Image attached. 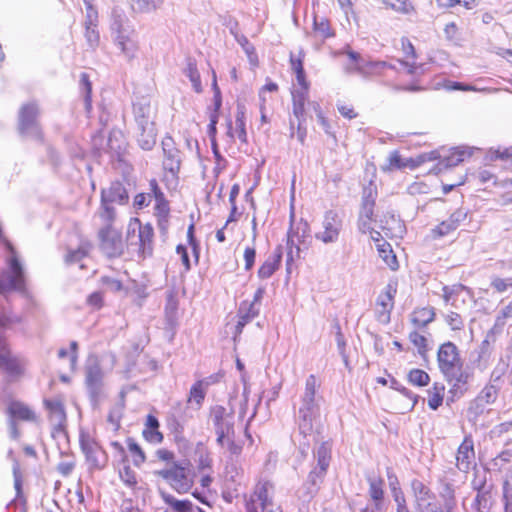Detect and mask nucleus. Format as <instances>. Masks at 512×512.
<instances>
[{"instance_id": "f257e3e1", "label": "nucleus", "mask_w": 512, "mask_h": 512, "mask_svg": "<svg viewBox=\"0 0 512 512\" xmlns=\"http://www.w3.org/2000/svg\"><path fill=\"white\" fill-rule=\"evenodd\" d=\"M437 362L445 379L452 384L451 392L462 395L471 373L464 369L458 347L451 341L441 344L437 352Z\"/></svg>"}, {"instance_id": "f03ea898", "label": "nucleus", "mask_w": 512, "mask_h": 512, "mask_svg": "<svg viewBox=\"0 0 512 512\" xmlns=\"http://www.w3.org/2000/svg\"><path fill=\"white\" fill-rule=\"evenodd\" d=\"M320 387L317 377L309 375L305 381L304 392L300 397L299 407L296 416V424L299 433L304 437L310 436L313 432L314 421L320 415V396L317 390Z\"/></svg>"}, {"instance_id": "7ed1b4c3", "label": "nucleus", "mask_w": 512, "mask_h": 512, "mask_svg": "<svg viewBox=\"0 0 512 512\" xmlns=\"http://www.w3.org/2000/svg\"><path fill=\"white\" fill-rule=\"evenodd\" d=\"M331 450V444L329 442H323L314 452L317 464L310 471L307 480L304 482L300 490L302 493L300 497L303 498L304 501H310L320 489L330 465Z\"/></svg>"}, {"instance_id": "20e7f679", "label": "nucleus", "mask_w": 512, "mask_h": 512, "mask_svg": "<svg viewBox=\"0 0 512 512\" xmlns=\"http://www.w3.org/2000/svg\"><path fill=\"white\" fill-rule=\"evenodd\" d=\"M128 18L123 10L114 8L111 13L110 29L114 36L116 45L121 49L122 53L129 59H133L138 50L137 42L132 38L134 30L130 29L126 24Z\"/></svg>"}, {"instance_id": "39448f33", "label": "nucleus", "mask_w": 512, "mask_h": 512, "mask_svg": "<svg viewBox=\"0 0 512 512\" xmlns=\"http://www.w3.org/2000/svg\"><path fill=\"white\" fill-rule=\"evenodd\" d=\"M339 54L346 55L348 58L347 63L344 65V70L347 74H359L367 78L370 76H380L384 70L395 68L388 62L373 61L352 50H343Z\"/></svg>"}, {"instance_id": "423d86ee", "label": "nucleus", "mask_w": 512, "mask_h": 512, "mask_svg": "<svg viewBox=\"0 0 512 512\" xmlns=\"http://www.w3.org/2000/svg\"><path fill=\"white\" fill-rule=\"evenodd\" d=\"M79 445L89 470L101 471L107 467L109 460L107 452L89 432L80 431Z\"/></svg>"}, {"instance_id": "0eeeda50", "label": "nucleus", "mask_w": 512, "mask_h": 512, "mask_svg": "<svg viewBox=\"0 0 512 512\" xmlns=\"http://www.w3.org/2000/svg\"><path fill=\"white\" fill-rule=\"evenodd\" d=\"M273 485L269 481H260L256 484L254 491L246 498V512H282L271 495Z\"/></svg>"}, {"instance_id": "6e6552de", "label": "nucleus", "mask_w": 512, "mask_h": 512, "mask_svg": "<svg viewBox=\"0 0 512 512\" xmlns=\"http://www.w3.org/2000/svg\"><path fill=\"white\" fill-rule=\"evenodd\" d=\"M12 291L26 293L24 270L15 255L10 257L7 270L0 275V294Z\"/></svg>"}, {"instance_id": "1a4fd4ad", "label": "nucleus", "mask_w": 512, "mask_h": 512, "mask_svg": "<svg viewBox=\"0 0 512 512\" xmlns=\"http://www.w3.org/2000/svg\"><path fill=\"white\" fill-rule=\"evenodd\" d=\"M40 110L36 102L23 104L18 113V130L22 135H31L40 139L41 127L38 122Z\"/></svg>"}, {"instance_id": "9d476101", "label": "nucleus", "mask_w": 512, "mask_h": 512, "mask_svg": "<svg viewBox=\"0 0 512 512\" xmlns=\"http://www.w3.org/2000/svg\"><path fill=\"white\" fill-rule=\"evenodd\" d=\"M323 230L315 234V238L324 244L336 243L343 228V219L341 215L334 211L325 212L322 221Z\"/></svg>"}, {"instance_id": "9b49d317", "label": "nucleus", "mask_w": 512, "mask_h": 512, "mask_svg": "<svg viewBox=\"0 0 512 512\" xmlns=\"http://www.w3.org/2000/svg\"><path fill=\"white\" fill-rule=\"evenodd\" d=\"M103 371L96 360H90L85 366V385L91 401L97 404L103 393Z\"/></svg>"}, {"instance_id": "f8f14e48", "label": "nucleus", "mask_w": 512, "mask_h": 512, "mask_svg": "<svg viewBox=\"0 0 512 512\" xmlns=\"http://www.w3.org/2000/svg\"><path fill=\"white\" fill-rule=\"evenodd\" d=\"M397 293V283L389 282L376 300L375 316L378 322L388 324L394 308V298Z\"/></svg>"}, {"instance_id": "ddd939ff", "label": "nucleus", "mask_w": 512, "mask_h": 512, "mask_svg": "<svg viewBox=\"0 0 512 512\" xmlns=\"http://www.w3.org/2000/svg\"><path fill=\"white\" fill-rule=\"evenodd\" d=\"M156 473L166 480L178 493H185L192 486L189 471L185 467L175 464L170 468L157 471Z\"/></svg>"}, {"instance_id": "4468645a", "label": "nucleus", "mask_w": 512, "mask_h": 512, "mask_svg": "<svg viewBox=\"0 0 512 512\" xmlns=\"http://www.w3.org/2000/svg\"><path fill=\"white\" fill-rule=\"evenodd\" d=\"M101 249L108 257H119L123 253V241L121 234L111 226L103 227L99 232Z\"/></svg>"}, {"instance_id": "2eb2a0df", "label": "nucleus", "mask_w": 512, "mask_h": 512, "mask_svg": "<svg viewBox=\"0 0 512 512\" xmlns=\"http://www.w3.org/2000/svg\"><path fill=\"white\" fill-rule=\"evenodd\" d=\"M163 151V167L173 176H176L181 167V152L176 147L175 141L171 136H165L161 142Z\"/></svg>"}, {"instance_id": "dca6fc26", "label": "nucleus", "mask_w": 512, "mask_h": 512, "mask_svg": "<svg viewBox=\"0 0 512 512\" xmlns=\"http://www.w3.org/2000/svg\"><path fill=\"white\" fill-rule=\"evenodd\" d=\"M0 369L9 376H19L23 371L22 360L11 354L6 339L0 335Z\"/></svg>"}, {"instance_id": "f3484780", "label": "nucleus", "mask_w": 512, "mask_h": 512, "mask_svg": "<svg viewBox=\"0 0 512 512\" xmlns=\"http://www.w3.org/2000/svg\"><path fill=\"white\" fill-rule=\"evenodd\" d=\"M411 489L418 512H437V505L435 503L428 502L424 504L426 501L434 498V494L428 486L418 479H413L411 481Z\"/></svg>"}, {"instance_id": "a211bd4d", "label": "nucleus", "mask_w": 512, "mask_h": 512, "mask_svg": "<svg viewBox=\"0 0 512 512\" xmlns=\"http://www.w3.org/2000/svg\"><path fill=\"white\" fill-rule=\"evenodd\" d=\"M475 451L471 435L465 436L456 455V466L462 472H468L474 464Z\"/></svg>"}, {"instance_id": "6ab92c4d", "label": "nucleus", "mask_w": 512, "mask_h": 512, "mask_svg": "<svg viewBox=\"0 0 512 512\" xmlns=\"http://www.w3.org/2000/svg\"><path fill=\"white\" fill-rule=\"evenodd\" d=\"M440 504L437 505V512H455L457 509V499L455 487L453 484L442 481L439 490Z\"/></svg>"}, {"instance_id": "aec40b11", "label": "nucleus", "mask_w": 512, "mask_h": 512, "mask_svg": "<svg viewBox=\"0 0 512 512\" xmlns=\"http://www.w3.org/2000/svg\"><path fill=\"white\" fill-rule=\"evenodd\" d=\"M133 114L138 129L155 125L152 120V109L148 99L141 98L133 103Z\"/></svg>"}, {"instance_id": "412c9836", "label": "nucleus", "mask_w": 512, "mask_h": 512, "mask_svg": "<svg viewBox=\"0 0 512 512\" xmlns=\"http://www.w3.org/2000/svg\"><path fill=\"white\" fill-rule=\"evenodd\" d=\"M46 409L49 411V420L57 430H62L66 423V412L64 405L59 399H46L44 401Z\"/></svg>"}, {"instance_id": "4be33fe9", "label": "nucleus", "mask_w": 512, "mask_h": 512, "mask_svg": "<svg viewBox=\"0 0 512 512\" xmlns=\"http://www.w3.org/2000/svg\"><path fill=\"white\" fill-rule=\"evenodd\" d=\"M102 202H111L120 205H124L128 202L129 196L124 185L115 181L107 189L101 191Z\"/></svg>"}, {"instance_id": "5701e85b", "label": "nucleus", "mask_w": 512, "mask_h": 512, "mask_svg": "<svg viewBox=\"0 0 512 512\" xmlns=\"http://www.w3.org/2000/svg\"><path fill=\"white\" fill-rule=\"evenodd\" d=\"M9 419L14 421H28L33 422L36 420L35 412L26 404L20 401H11L6 410Z\"/></svg>"}, {"instance_id": "b1692460", "label": "nucleus", "mask_w": 512, "mask_h": 512, "mask_svg": "<svg viewBox=\"0 0 512 512\" xmlns=\"http://www.w3.org/2000/svg\"><path fill=\"white\" fill-rule=\"evenodd\" d=\"M153 237L154 230L151 224L147 223L145 225L139 226V252L143 258L147 256H151L153 253Z\"/></svg>"}, {"instance_id": "393cba45", "label": "nucleus", "mask_w": 512, "mask_h": 512, "mask_svg": "<svg viewBox=\"0 0 512 512\" xmlns=\"http://www.w3.org/2000/svg\"><path fill=\"white\" fill-rule=\"evenodd\" d=\"M282 247L277 246L273 253L265 260L258 270V277L261 279L270 278L279 268L282 259Z\"/></svg>"}, {"instance_id": "a878e982", "label": "nucleus", "mask_w": 512, "mask_h": 512, "mask_svg": "<svg viewBox=\"0 0 512 512\" xmlns=\"http://www.w3.org/2000/svg\"><path fill=\"white\" fill-rule=\"evenodd\" d=\"M260 308L255 303L243 301L238 310V322L236 330L241 333L244 326L259 315Z\"/></svg>"}, {"instance_id": "bb28decb", "label": "nucleus", "mask_w": 512, "mask_h": 512, "mask_svg": "<svg viewBox=\"0 0 512 512\" xmlns=\"http://www.w3.org/2000/svg\"><path fill=\"white\" fill-rule=\"evenodd\" d=\"M433 307L416 308L410 315V321L416 329H424L435 320Z\"/></svg>"}, {"instance_id": "cd10ccee", "label": "nucleus", "mask_w": 512, "mask_h": 512, "mask_svg": "<svg viewBox=\"0 0 512 512\" xmlns=\"http://www.w3.org/2000/svg\"><path fill=\"white\" fill-rule=\"evenodd\" d=\"M367 481L369 483V496L374 502V509L380 511L383 508L384 481L380 477H368Z\"/></svg>"}, {"instance_id": "c85d7f7f", "label": "nucleus", "mask_w": 512, "mask_h": 512, "mask_svg": "<svg viewBox=\"0 0 512 512\" xmlns=\"http://www.w3.org/2000/svg\"><path fill=\"white\" fill-rule=\"evenodd\" d=\"M162 499L174 512H205L202 508L195 506L190 500H178L173 495L161 493Z\"/></svg>"}, {"instance_id": "c756f323", "label": "nucleus", "mask_w": 512, "mask_h": 512, "mask_svg": "<svg viewBox=\"0 0 512 512\" xmlns=\"http://www.w3.org/2000/svg\"><path fill=\"white\" fill-rule=\"evenodd\" d=\"M376 198L377 192L374 189L370 187L364 189L359 216L373 218Z\"/></svg>"}, {"instance_id": "7c9ffc66", "label": "nucleus", "mask_w": 512, "mask_h": 512, "mask_svg": "<svg viewBox=\"0 0 512 512\" xmlns=\"http://www.w3.org/2000/svg\"><path fill=\"white\" fill-rule=\"evenodd\" d=\"M137 141L139 146L146 151L151 150L156 144V128L155 125L139 128Z\"/></svg>"}, {"instance_id": "2f4dec72", "label": "nucleus", "mask_w": 512, "mask_h": 512, "mask_svg": "<svg viewBox=\"0 0 512 512\" xmlns=\"http://www.w3.org/2000/svg\"><path fill=\"white\" fill-rule=\"evenodd\" d=\"M213 425L217 436L216 442L221 447H224L225 439L235 436L234 421L233 419H227V421L214 423Z\"/></svg>"}, {"instance_id": "473e14b6", "label": "nucleus", "mask_w": 512, "mask_h": 512, "mask_svg": "<svg viewBox=\"0 0 512 512\" xmlns=\"http://www.w3.org/2000/svg\"><path fill=\"white\" fill-rule=\"evenodd\" d=\"M183 73L189 78L194 91L196 93H201L203 91V87L201 84L200 73L197 69L196 61L194 59H187V64L183 70Z\"/></svg>"}, {"instance_id": "72a5a7b5", "label": "nucleus", "mask_w": 512, "mask_h": 512, "mask_svg": "<svg viewBox=\"0 0 512 512\" xmlns=\"http://www.w3.org/2000/svg\"><path fill=\"white\" fill-rule=\"evenodd\" d=\"M165 0H131V9L134 13L146 14L161 8Z\"/></svg>"}, {"instance_id": "f704fd0d", "label": "nucleus", "mask_w": 512, "mask_h": 512, "mask_svg": "<svg viewBox=\"0 0 512 512\" xmlns=\"http://www.w3.org/2000/svg\"><path fill=\"white\" fill-rule=\"evenodd\" d=\"M493 506L492 490H482L476 494L472 507L476 512H491Z\"/></svg>"}, {"instance_id": "c9c22d12", "label": "nucleus", "mask_w": 512, "mask_h": 512, "mask_svg": "<svg viewBox=\"0 0 512 512\" xmlns=\"http://www.w3.org/2000/svg\"><path fill=\"white\" fill-rule=\"evenodd\" d=\"M207 390L197 381L191 386L187 403L195 410H199L206 397Z\"/></svg>"}, {"instance_id": "e433bc0d", "label": "nucleus", "mask_w": 512, "mask_h": 512, "mask_svg": "<svg viewBox=\"0 0 512 512\" xmlns=\"http://www.w3.org/2000/svg\"><path fill=\"white\" fill-rule=\"evenodd\" d=\"M377 250L379 256L391 270L395 271L398 269L399 264L397 257L394 254L389 243L383 241L381 244L377 245Z\"/></svg>"}, {"instance_id": "4c0bfd02", "label": "nucleus", "mask_w": 512, "mask_h": 512, "mask_svg": "<svg viewBox=\"0 0 512 512\" xmlns=\"http://www.w3.org/2000/svg\"><path fill=\"white\" fill-rule=\"evenodd\" d=\"M308 98V92L292 91L293 115L300 120H305V103Z\"/></svg>"}, {"instance_id": "58836bf2", "label": "nucleus", "mask_w": 512, "mask_h": 512, "mask_svg": "<svg viewBox=\"0 0 512 512\" xmlns=\"http://www.w3.org/2000/svg\"><path fill=\"white\" fill-rule=\"evenodd\" d=\"M313 33L314 36L318 37L320 40H325L334 36V32L329 21L324 17H314Z\"/></svg>"}, {"instance_id": "ea45409f", "label": "nucleus", "mask_w": 512, "mask_h": 512, "mask_svg": "<svg viewBox=\"0 0 512 512\" xmlns=\"http://www.w3.org/2000/svg\"><path fill=\"white\" fill-rule=\"evenodd\" d=\"M85 27V39L87 41L88 46L91 49H96L100 44V34L98 31V20L91 21V24L88 21L84 22Z\"/></svg>"}, {"instance_id": "a19ab883", "label": "nucleus", "mask_w": 512, "mask_h": 512, "mask_svg": "<svg viewBox=\"0 0 512 512\" xmlns=\"http://www.w3.org/2000/svg\"><path fill=\"white\" fill-rule=\"evenodd\" d=\"M22 322V317L10 310H2L0 312V330H12Z\"/></svg>"}, {"instance_id": "79ce46f5", "label": "nucleus", "mask_w": 512, "mask_h": 512, "mask_svg": "<svg viewBox=\"0 0 512 512\" xmlns=\"http://www.w3.org/2000/svg\"><path fill=\"white\" fill-rule=\"evenodd\" d=\"M444 386L435 383L428 391V406L432 410H437L442 405L444 397Z\"/></svg>"}, {"instance_id": "37998d69", "label": "nucleus", "mask_w": 512, "mask_h": 512, "mask_svg": "<svg viewBox=\"0 0 512 512\" xmlns=\"http://www.w3.org/2000/svg\"><path fill=\"white\" fill-rule=\"evenodd\" d=\"M410 342L417 348L418 354L422 358H426L429 351L427 338L420 334L417 330H413L408 336Z\"/></svg>"}, {"instance_id": "c03bdc74", "label": "nucleus", "mask_w": 512, "mask_h": 512, "mask_svg": "<svg viewBox=\"0 0 512 512\" xmlns=\"http://www.w3.org/2000/svg\"><path fill=\"white\" fill-rule=\"evenodd\" d=\"M91 248L92 245L90 242L82 241L77 249L69 250L68 254L66 255V262L76 263L81 261L84 257L88 255Z\"/></svg>"}, {"instance_id": "a18cd8bd", "label": "nucleus", "mask_w": 512, "mask_h": 512, "mask_svg": "<svg viewBox=\"0 0 512 512\" xmlns=\"http://www.w3.org/2000/svg\"><path fill=\"white\" fill-rule=\"evenodd\" d=\"M512 319V299L509 301L507 305L501 308L498 315L495 318V323L492 328V331H501L507 320Z\"/></svg>"}, {"instance_id": "49530a36", "label": "nucleus", "mask_w": 512, "mask_h": 512, "mask_svg": "<svg viewBox=\"0 0 512 512\" xmlns=\"http://www.w3.org/2000/svg\"><path fill=\"white\" fill-rule=\"evenodd\" d=\"M510 463H512V448H506L491 460L490 466L493 470L501 471Z\"/></svg>"}, {"instance_id": "de8ad7c7", "label": "nucleus", "mask_w": 512, "mask_h": 512, "mask_svg": "<svg viewBox=\"0 0 512 512\" xmlns=\"http://www.w3.org/2000/svg\"><path fill=\"white\" fill-rule=\"evenodd\" d=\"M127 446L131 453L133 464L137 467L141 466L146 461V456L142 448L133 438L127 439Z\"/></svg>"}, {"instance_id": "09e8293b", "label": "nucleus", "mask_w": 512, "mask_h": 512, "mask_svg": "<svg viewBox=\"0 0 512 512\" xmlns=\"http://www.w3.org/2000/svg\"><path fill=\"white\" fill-rule=\"evenodd\" d=\"M235 124L239 140L244 143L247 142V133L245 128V108L242 105H238L237 107Z\"/></svg>"}, {"instance_id": "8fccbe9b", "label": "nucleus", "mask_w": 512, "mask_h": 512, "mask_svg": "<svg viewBox=\"0 0 512 512\" xmlns=\"http://www.w3.org/2000/svg\"><path fill=\"white\" fill-rule=\"evenodd\" d=\"M383 2L401 14L410 15L415 13V8L409 0H383Z\"/></svg>"}, {"instance_id": "3c124183", "label": "nucleus", "mask_w": 512, "mask_h": 512, "mask_svg": "<svg viewBox=\"0 0 512 512\" xmlns=\"http://www.w3.org/2000/svg\"><path fill=\"white\" fill-rule=\"evenodd\" d=\"M79 83H80V90L84 94L86 110L89 111L91 109V92H92V84L90 82L89 75L85 72L81 73Z\"/></svg>"}, {"instance_id": "603ef678", "label": "nucleus", "mask_w": 512, "mask_h": 512, "mask_svg": "<svg viewBox=\"0 0 512 512\" xmlns=\"http://www.w3.org/2000/svg\"><path fill=\"white\" fill-rule=\"evenodd\" d=\"M236 41L241 45L245 53L247 54L248 60L252 65L258 64V57L255 47L249 42L246 36H236Z\"/></svg>"}, {"instance_id": "864d4df0", "label": "nucleus", "mask_w": 512, "mask_h": 512, "mask_svg": "<svg viewBox=\"0 0 512 512\" xmlns=\"http://www.w3.org/2000/svg\"><path fill=\"white\" fill-rule=\"evenodd\" d=\"M408 381L416 386H426L430 381V377L427 372L421 369H412L408 373Z\"/></svg>"}, {"instance_id": "5fc2aeb1", "label": "nucleus", "mask_w": 512, "mask_h": 512, "mask_svg": "<svg viewBox=\"0 0 512 512\" xmlns=\"http://www.w3.org/2000/svg\"><path fill=\"white\" fill-rule=\"evenodd\" d=\"M121 481L129 488L136 487L138 481L135 471L127 464L119 471Z\"/></svg>"}, {"instance_id": "6e6d98bb", "label": "nucleus", "mask_w": 512, "mask_h": 512, "mask_svg": "<svg viewBox=\"0 0 512 512\" xmlns=\"http://www.w3.org/2000/svg\"><path fill=\"white\" fill-rule=\"evenodd\" d=\"M309 231V224L306 221H301L297 225L296 231L291 229L288 232V241H291L293 243L294 237H296L299 242H303L304 239L309 235Z\"/></svg>"}, {"instance_id": "4d7b16f0", "label": "nucleus", "mask_w": 512, "mask_h": 512, "mask_svg": "<svg viewBox=\"0 0 512 512\" xmlns=\"http://www.w3.org/2000/svg\"><path fill=\"white\" fill-rule=\"evenodd\" d=\"M112 204L111 202H105L104 204V202L101 201L99 216L105 223V226H111L115 219V209Z\"/></svg>"}, {"instance_id": "13d9d810", "label": "nucleus", "mask_w": 512, "mask_h": 512, "mask_svg": "<svg viewBox=\"0 0 512 512\" xmlns=\"http://www.w3.org/2000/svg\"><path fill=\"white\" fill-rule=\"evenodd\" d=\"M465 155L466 152L464 150L456 148L449 156L445 157L441 161V164L444 165L445 167L457 166L459 163L464 161Z\"/></svg>"}, {"instance_id": "bf43d9fd", "label": "nucleus", "mask_w": 512, "mask_h": 512, "mask_svg": "<svg viewBox=\"0 0 512 512\" xmlns=\"http://www.w3.org/2000/svg\"><path fill=\"white\" fill-rule=\"evenodd\" d=\"M502 501L504 512H512V479L503 483Z\"/></svg>"}, {"instance_id": "052dcab7", "label": "nucleus", "mask_w": 512, "mask_h": 512, "mask_svg": "<svg viewBox=\"0 0 512 512\" xmlns=\"http://www.w3.org/2000/svg\"><path fill=\"white\" fill-rule=\"evenodd\" d=\"M455 231L454 227L448 220L442 221L439 225L431 230L433 239L442 238Z\"/></svg>"}, {"instance_id": "680f3d73", "label": "nucleus", "mask_w": 512, "mask_h": 512, "mask_svg": "<svg viewBox=\"0 0 512 512\" xmlns=\"http://www.w3.org/2000/svg\"><path fill=\"white\" fill-rule=\"evenodd\" d=\"M445 322L453 331H459L464 328V320L460 314L449 312L445 315Z\"/></svg>"}, {"instance_id": "e2e57ef3", "label": "nucleus", "mask_w": 512, "mask_h": 512, "mask_svg": "<svg viewBox=\"0 0 512 512\" xmlns=\"http://www.w3.org/2000/svg\"><path fill=\"white\" fill-rule=\"evenodd\" d=\"M211 417L213 424L227 421V419H233L231 415L227 414L225 407L220 405L213 407L211 411Z\"/></svg>"}, {"instance_id": "0e129e2a", "label": "nucleus", "mask_w": 512, "mask_h": 512, "mask_svg": "<svg viewBox=\"0 0 512 512\" xmlns=\"http://www.w3.org/2000/svg\"><path fill=\"white\" fill-rule=\"evenodd\" d=\"M497 398V390L494 386H486L478 396V400L484 403H493Z\"/></svg>"}, {"instance_id": "69168bd1", "label": "nucleus", "mask_w": 512, "mask_h": 512, "mask_svg": "<svg viewBox=\"0 0 512 512\" xmlns=\"http://www.w3.org/2000/svg\"><path fill=\"white\" fill-rule=\"evenodd\" d=\"M491 286L499 293L505 292L509 287H512V277L503 279L494 277L491 281Z\"/></svg>"}, {"instance_id": "338daca9", "label": "nucleus", "mask_w": 512, "mask_h": 512, "mask_svg": "<svg viewBox=\"0 0 512 512\" xmlns=\"http://www.w3.org/2000/svg\"><path fill=\"white\" fill-rule=\"evenodd\" d=\"M387 478L392 496L397 495L398 493H404L400 487L397 476L391 468L387 469Z\"/></svg>"}, {"instance_id": "774afa93", "label": "nucleus", "mask_w": 512, "mask_h": 512, "mask_svg": "<svg viewBox=\"0 0 512 512\" xmlns=\"http://www.w3.org/2000/svg\"><path fill=\"white\" fill-rule=\"evenodd\" d=\"M467 217V211L465 209L459 208L456 211H454L450 217L447 219L454 229L456 230L459 225L466 219Z\"/></svg>"}]
</instances>
